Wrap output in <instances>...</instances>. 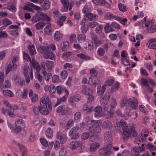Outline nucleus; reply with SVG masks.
Returning <instances> with one entry per match:
<instances>
[{
  "label": "nucleus",
  "instance_id": "obj_63",
  "mask_svg": "<svg viewBox=\"0 0 156 156\" xmlns=\"http://www.w3.org/2000/svg\"><path fill=\"white\" fill-rule=\"evenodd\" d=\"M31 98V101L32 102H36L38 99V95L37 94H34Z\"/></svg>",
  "mask_w": 156,
  "mask_h": 156
},
{
  "label": "nucleus",
  "instance_id": "obj_18",
  "mask_svg": "<svg viewBox=\"0 0 156 156\" xmlns=\"http://www.w3.org/2000/svg\"><path fill=\"white\" fill-rule=\"evenodd\" d=\"M62 37L63 35L59 31H56L54 35V39L57 41H60L62 39Z\"/></svg>",
  "mask_w": 156,
  "mask_h": 156
},
{
  "label": "nucleus",
  "instance_id": "obj_50",
  "mask_svg": "<svg viewBox=\"0 0 156 156\" xmlns=\"http://www.w3.org/2000/svg\"><path fill=\"white\" fill-rule=\"evenodd\" d=\"M48 90L51 94L54 93L56 90V89L55 86L53 84H51L48 88Z\"/></svg>",
  "mask_w": 156,
  "mask_h": 156
},
{
  "label": "nucleus",
  "instance_id": "obj_54",
  "mask_svg": "<svg viewBox=\"0 0 156 156\" xmlns=\"http://www.w3.org/2000/svg\"><path fill=\"white\" fill-rule=\"evenodd\" d=\"M90 134L88 132H84L82 133L81 136V138L83 140H86L88 138Z\"/></svg>",
  "mask_w": 156,
  "mask_h": 156
},
{
  "label": "nucleus",
  "instance_id": "obj_21",
  "mask_svg": "<svg viewBox=\"0 0 156 156\" xmlns=\"http://www.w3.org/2000/svg\"><path fill=\"white\" fill-rule=\"evenodd\" d=\"M82 92L85 94L90 95L93 93V91L92 89L88 87H87L86 86H84L82 89Z\"/></svg>",
  "mask_w": 156,
  "mask_h": 156
},
{
  "label": "nucleus",
  "instance_id": "obj_41",
  "mask_svg": "<svg viewBox=\"0 0 156 156\" xmlns=\"http://www.w3.org/2000/svg\"><path fill=\"white\" fill-rule=\"evenodd\" d=\"M50 7V2L48 0H45L44 2L43 9L45 11L48 9Z\"/></svg>",
  "mask_w": 156,
  "mask_h": 156
},
{
  "label": "nucleus",
  "instance_id": "obj_28",
  "mask_svg": "<svg viewBox=\"0 0 156 156\" xmlns=\"http://www.w3.org/2000/svg\"><path fill=\"white\" fill-rule=\"evenodd\" d=\"M105 32L108 33L110 32L113 31L114 30L112 27L111 26V24L109 25V23H107L106 25L104 27Z\"/></svg>",
  "mask_w": 156,
  "mask_h": 156
},
{
  "label": "nucleus",
  "instance_id": "obj_59",
  "mask_svg": "<svg viewBox=\"0 0 156 156\" xmlns=\"http://www.w3.org/2000/svg\"><path fill=\"white\" fill-rule=\"evenodd\" d=\"M40 141L41 144L44 146L46 147L48 145V141L44 138L40 139Z\"/></svg>",
  "mask_w": 156,
  "mask_h": 156
},
{
  "label": "nucleus",
  "instance_id": "obj_30",
  "mask_svg": "<svg viewBox=\"0 0 156 156\" xmlns=\"http://www.w3.org/2000/svg\"><path fill=\"white\" fill-rule=\"evenodd\" d=\"M45 25V23L43 21L38 23L35 25L36 29L38 30L42 29Z\"/></svg>",
  "mask_w": 156,
  "mask_h": 156
},
{
  "label": "nucleus",
  "instance_id": "obj_55",
  "mask_svg": "<svg viewBox=\"0 0 156 156\" xmlns=\"http://www.w3.org/2000/svg\"><path fill=\"white\" fill-rule=\"evenodd\" d=\"M23 58L26 61H29L30 62H31V58L28 54L25 52H23Z\"/></svg>",
  "mask_w": 156,
  "mask_h": 156
},
{
  "label": "nucleus",
  "instance_id": "obj_39",
  "mask_svg": "<svg viewBox=\"0 0 156 156\" xmlns=\"http://www.w3.org/2000/svg\"><path fill=\"white\" fill-rule=\"evenodd\" d=\"M81 114V113L78 112H76L74 115V119L75 121L76 122H79L80 119Z\"/></svg>",
  "mask_w": 156,
  "mask_h": 156
},
{
  "label": "nucleus",
  "instance_id": "obj_62",
  "mask_svg": "<svg viewBox=\"0 0 156 156\" xmlns=\"http://www.w3.org/2000/svg\"><path fill=\"white\" fill-rule=\"evenodd\" d=\"M12 69V66L11 64H9L5 68V73L8 74Z\"/></svg>",
  "mask_w": 156,
  "mask_h": 156
},
{
  "label": "nucleus",
  "instance_id": "obj_1",
  "mask_svg": "<svg viewBox=\"0 0 156 156\" xmlns=\"http://www.w3.org/2000/svg\"><path fill=\"white\" fill-rule=\"evenodd\" d=\"M40 113L44 115L49 114L52 110V106L49 102L48 98L47 97L46 99L44 97L42 98L40 101Z\"/></svg>",
  "mask_w": 156,
  "mask_h": 156
},
{
  "label": "nucleus",
  "instance_id": "obj_46",
  "mask_svg": "<svg viewBox=\"0 0 156 156\" xmlns=\"http://www.w3.org/2000/svg\"><path fill=\"white\" fill-rule=\"evenodd\" d=\"M2 23L5 26H7L12 23V22L7 18H5L2 20Z\"/></svg>",
  "mask_w": 156,
  "mask_h": 156
},
{
  "label": "nucleus",
  "instance_id": "obj_52",
  "mask_svg": "<svg viewBox=\"0 0 156 156\" xmlns=\"http://www.w3.org/2000/svg\"><path fill=\"white\" fill-rule=\"evenodd\" d=\"M122 63L125 66L130 65L129 61L128 60L127 57L122 58Z\"/></svg>",
  "mask_w": 156,
  "mask_h": 156
},
{
  "label": "nucleus",
  "instance_id": "obj_60",
  "mask_svg": "<svg viewBox=\"0 0 156 156\" xmlns=\"http://www.w3.org/2000/svg\"><path fill=\"white\" fill-rule=\"evenodd\" d=\"M66 154V150L65 147H63L59 151L60 156H65Z\"/></svg>",
  "mask_w": 156,
  "mask_h": 156
},
{
  "label": "nucleus",
  "instance_id": "obj_14",
  "mask_svg": "<svg viewBox=\"0 0 156 156\" xmlns=\"http://www.w3.org/2000/svg\"><path fill=\"white\" fill-rule=\"evenodd\" d=\"M32 64L33 67L36 69L37 72H40L41 68L40 65L38 62L36 61L34 57H32L31 62H30Z\"/></svg>",
  "mask_w": 156,
  "mask_h": 156
},
{
  "label": "nucleus",
  "instance_id": "obj_20",
  "mask_svg": "<svg viewBox=\"0 0 156 156\" xmlns=\"http://www.w3.org/2000/svg\"><path fill=\"white\" fill-rule=\"evenodd\" d=\"M102 126L104 128L109 130L111 129L112 127L111 122L109 121L104 122L102 123Z\"/></svg>",
  "mask_w": 156,
  "mask_h": 156
},
{
  "label": "nucleus",
  "instance_id": "obj_15",
  "mask_svg": "<svg viewBox=\"0 0 156 156\" xmlns=\"http://www.w3.org/2000/svg\"><path fill=\"white\" fill-rule=\"evenodd\" d=\"M17 145L19 147L20 151L22 153V156H29L27 154V149L24 146L20 143H18Z\"/></svg>",
  "mask_w": 156,
  "mask_h": 156
},
{
  "label": "nucleus",
  "instance_id": "obj_27",
  "mask_svg": "<svg viewBox=\"0 0 156 156\" xmlns=\"http://www.w3.org/2000/svg\"><path fill=\"white\" fill-rule=\"evenodd\" d=\"M95 121L93 120L88 121L85 125V128L87 130L93 128Z\"/></svg>",
  "mask_w": 156,
  "mask_h": 156
},
{
  "label": "nucleus",
  "instance_id": "obj_16",
  "mask_svg": "<svg viewBox=\"0 0 156 156\" xmlns=\"http://www.w3.org/2000/svg\"><path fill=\"white\" fill-rule=\"evenodd\" d=\"M57 138H59L60 142L62 144H64L66 141V137L65 135H61L60 132H58L57 133Z\"/></svg>",
  "mask_w": 156,
  "mask_h": 156
},
{
  "label": "nucleus",
  "instance_id": "obj_51",
  "mask_svg": "<svg viewBox=\"0 0 156 156\" xmlns=\"http://www.w3.org/2000/svg\"><path fill=\"white\" fill-rule=\"evenodd\" d=\"M118 7L120 10L122 12H125L127 9V7L124 4L120 3L118 5Z\"/></svg>",
  "mask_w": 156,
  "mask_h": 156
},
{
  "label": "nucleus",
  "instance_id": "obj_8",
  "mask_svg": "<svg viewBox=\"0 0 156 156\" xmlns=\"http://www.w3.org/2000/svg\"><path fill=\"white\" fill-rule=\"evenodd\" d=\"M100 121H95L93 128L91 130V132L99 133L101 131V128L100 126Z\"/></svg>",
  "mask_w": 156,
  "mask_h": 156
},
{
  "label": "nucleus",
  "instance_id": "obj_33",
  "mask_svg": "<svg viewBox=\"0 0 156 156\" xmlns=\"http://www.w3.org/2000/svg\"><path fill=\"white\" fill-rule=\"evenodd\" d=\"M80 144V142L73 141L70 143V147L72 149H75L79 146Z\"/></svg>",
  "mask_w": 156,
  "mask_h": 156
},
{
  "label": "nucleus",
  "instance_id": "obj_48",
  "mask_svg": "<svg viewBox=\"0 0 156 156\" xmlns=\"http://www.w3.org/2000/svg\"><path fill=\"white\" fill-rule=\"evenodd\" d=\"M119 86V84L117 82H116L112 87L111 89V92H113L115 91L118 89Z\"/></svg>",
  "mask_w": 156,
  "mask_h": 156
},
{
  "label": "nucleus",
  "instance_id": "obj_2",
  "mask_svg": "<svg viewBox=\"0 0 156 156\" xmlns=\"http://www.w3.org/2000/svg\"><path fill=\"white\" fill-rule=\"evenodd\" d=\"M119 126L122 127L123 134L126 138L131 136L135 137L136 136L137 133L135 130L134 127L133 126H128L127 124L124 120H120Z\"/></svg>",
  "mask_w": 156,
  "mask_h": 156
},
{
  "label": "nucleus",
  "instance_id": "obj_4",
  "mask_svg": "<svg viewBox=\"0 0 156 156\" xmlns=\"http://www.w3.org/2000/svg\"><path fill=\"white\" fill-rule=\"evenodd\" d=\"M112 147V144H106L103 148L99 151V154L103 156H109L112 154L111 151Z\"/></svg>",
  "mask_w": 156,
  "mask_h": 156
},
{
  "label": "nucleus",
  "instance_id": "obj_37",
  "mask_svg": "<svg viewBox=\"0 0 156 156\" xmlns=\"http://www.w3.org/2000/svg\"><path fill=\"white\" fill-rule=\"evenodd\" d=\"M82 24V25L81 26V31L83 33H85L88 29V26H86L85 23L82 22L80 24Z\"/></svg>",
  "mask_w": 156,
  "mask_h": 156
},
{
  "label": "nucleus",
  "instance_id": "obj_6",
  "mask_svg": "<svg viewBox=\"0 0 156 156\" xmlns=\"http://www.w3.org/2000/svg\"><path fill=\"white\" fill-rule=\"evenodd\" d=\"M4 103L7 107L9 106L8 108L7 109L8 115L11 117H14V115L13 112L15 110L18 109V106L16 105L14 106H11L10 105L9 103L7 101H5Z\"/></svg>",
  "mask_w": 156,
  "mask_h": 156
},
{
  "label": "nucleus",
  "instance_id": "obj_26",
  "mask_svg": "<svg viewBox=\"0 0 156 156\" xmlns=\"http://www.w3.org/2000/svg\"><path fill=\"white\" fill-rule=\"evenodd\" d=\"M99 147V144L98 143H94L91 144L90 147V151L91 152L95 151Z\"/></svg>",
  "mask_w": 156,
  "mask_h": 156
},
{
  "label": "nucleus",
  "instance_id": "obj_64",
  "mask_svg": "<svg viewBox=\"0 0 156 156\" xmlns=\"http://www.w3.org/2000/svg\"><path fill=\"white\" fill-rule=\"evenodd\" d=\"M148 47L150 48L156 49V43L150 42Z\"/></svg>",
  "mask_w": 156,
  "mask_h": 156
},
{
  "label": "nucleus",
  "instance_id": "obj_7",
  "mask_svg": "<svg viewBox=\"0 0 156 156\" xmlns=\"http://www.w3.org/2000/svg\"><path fill=\"white\" fill-rule=\"evenodd\" d=\"M79 129V127L76 126L71 129L69 132V135L71 139H76L79 137V134L78 132Z\"/></svg>",
  "mask_w": 156,
  "mask_h": 156
},
{
  "label": "nucleus",
  "instance_id": "obj_25",
  "mask_svg": "<svg viewBox=\"0 0 156 156\" xmlns=\"http://www.w3.org/2000/svg\"><path fill=\"white\" fill-rule=\"evenodd\" d=\"M20 91V96L23 99L26 98L27 96L28 91L27 89H24L23 91H21L20 89L17 90V92H19Z\"/></svg>",
  "mask_w": 156,
  "mask_h": 156
},
{
  "label": "nucleus",
  "instance_id": "obj_49",
  "mask_svg": "<svg viewBox=\"0 0 156 156\" xmlns=\"http://www.w3.org/2000/svg\"><path fill=\"white\" fill-rule=\"evenodd\" d=\"M116 20H117L119 22H120L122 25H125V23L127 21V18H124L122 19V17H120L117 16Z\"/></svg>",
  "mask_w": 156,
  "mask_h": 156
},
{
  "label": "nucleus",
  "instance_id": "obj_38",
  "mask_svg": "<svg viewBox=\"0 0 156 156\" xmlns=\"http://www.w3.org/2000/svg\"><path fill=\"white\" fill-rule=\"evenodd\" d=\"M23 123L24 122L22 119L20 118H18L16 119L15 121V125L22 127Z\"/></svg>",
  "mask_w": 156,
  "mask_h": 156
},
{
  "label": "nucleus",
  "instance_id": "obj_42",
  "mask_svg": "<svg viewBox=\"0 0 156 156\" xmlns=\"http://www.w3.org/2000/svg\"><path fill=\"white\" fill-rule=\"evenodd\" d=\"M114 115V112L111 109L107 112L106 115V118L107 119H109L113 117Z\"/></svg>",
  "mask_w": 156,
  "mask_h": 156
},
{
  "label": "nucleus",
  "instance_id": "obj_40",
  "mask_svg": "<svg viewBox=\"0 0 156 156\" xmlns=\"http://www.w3.org/2000/svg\"><path fill=\"white\" fill-rule=\"evenodd\" d=\"M40 106L38 107L37 106H34L32 108V111L34 115H38L40 112Z\"/></svg>",
  "mask_w": 156,
  "mask_h": 156
},
{
  "label": "nucleus",
  "instance_id": "obj_36",
  "mask_svg": "<svg viewBox=\"0 0 156 156\" xmlns=\"http://www.w3.org/2000/svg\"><path fill=\"white\" fill-rule=\"evenodd\" d=\"M3 93L6 96L11 97H12L13 96V94L12 91L8 90H3Z\"/></svg>",
  "mask_w": 156,
  "mask_h": 156
},
{
  "label": "nucleus",
  "instance_id": "obj_10",
  "mask_svg": "<svg viewBox=\"0 0 156 156\" xmlns=\"http://www.w3.org/2000/svg\"><path fill=\"white\" fill-rule=\"evenodd\" d=\"M98 17V16L97 15L94 14L92 13L88 12L86 13L84 16L83 19L85 21H91Z\"/></svg>",
  "mask_w": 156,
  "mask_h": 156
},
{
  "label": "nucleus",
  "instance_id": "obj_34",
  "mask_svg": "<svg viewBox=\"0 0 156 156\" xmlns=\"http://www.w3.org/2000/svg\"><path fill=\"white\" fill-rule=\"evenodd\" d=\"M76 55L80 58L83 59L86 61L89 60L90 59V57L89 56L82 53L77 54Z\"/></svg>",
  "mask_w": 156,
  "mask_h": 156
},
{
  "label": "nucleus",
  "instance_id": "obj_9",
  "mask_svg": "<svg viewBox=\"0 0 156 156\" xmlns=\"http://www.w3.org/2000/svg\"><path fill=\"white\" fill-rule=\"evenodd\" d=\"M104 138L105 142L106 144H112V134L110 131H107L104 134Z\"/></svg>",
  "mask_w": 156,
  "mask_h": 156
},
{
  "label": "nucleus",
  "instance_id": "obj_12",
  "mask_svg": "<svg viewBox=\"0 0 156 156\" xmlns=\"http://www.w3.org/2000/svg\"><path fill=\"white\" fill-rule=\"evenodd\" d=\"M19 28V26L16 25H11L9 27V29H13L12 30H10L9 31L10 34L14 36L18 34V30Z\"/></svg>",
  "mask_w": 156,
  "mask_h": 156
},
{
  "label": "nucleus",
  "instance_id": "obj_44",
  "mask_svg": "<svg viewBox=\"0 0 156 156\" xmlns=\"http://www.w3.org/2000/svg\"><path fill=\"white\" fill-rule=\"evenodd\" d=\"M23 73L25 76H27L28 71L29 69V67L28 66H24L22 68Z\"/></svg>",
  "mask_w": 156,
  "mask_h": 156
},
{
  "label": "nucleus",
  "instance_id": "obj_31",
  "mask_svg": "<svg viewBox=\"0 0 156 156\" xmlns=\"http://www.w3.org/2000/svg\"><path fill=\"white\" fill-rule=\"evenodd\" d=\"M149 25H151L150 28H147L148 31L150 33H154L156 30V25L155 24H152V22H149Z\"/></svg>",
  "mask_w": 156,
  "mask_h": 156
},
{
  "label": "nucleus",
  "instance_id": "obj_57",
  "mask_svg": "<svg viewBox=\"0 0 156 156\" xmlns=\"http://www.w3.org/2000/svg\"><path fill=\"white\" fill-rule=\"evenodd\" d=\"M30 4H32V3L28 2L26 5L23 7V9L24 10H27L29 11H32L33 9L31 8V7L30 6Z\"/></svg>",
  "mask_w": 156,
  "mask_h": 156
},
{
  "label": "nucleus",
  "instance_id": "obj_43",
  "mask_svg": "<svg viewBox=\"0 0 156 156\" xmlns=\"http://www.w3.org/2000/svg\"><path fill=\"white\" fill-rule=\"evenodd\" d=\"M92 2L97 5H103L105 3L104 0H92Z\"/></svg>",
  "mask_w": 156,
  "mask_h": 156
},
{
  "label": "nucleus",
  "instance_id": "obj_22",
  "mask_svg": "<svg viewBox=\"0 0 156 156\" xmlns=\"http://www.w3.org/2000/svg\"><path fill=\"white\" fill-rule=\"evenodd\" d=\"M117 16L110 12H107L104 16V18L107 20H112L113 19L116 20Z\"/></svg>",
  "mask_w": 156,
  "mask_h": 156
},
{
  "label": "nucleus",
  "instance_id": "obj_11",
  "mask_svg": "<svg viewBox=\"0 0 156 156\" xmlns=\"http://www.w3.org/2000/svg\"><path fill=\"white\" fill-rule=\"evenodd\" d=\"M67 111V107L65 105L60 106L56 109L57 113L59 114L60 115L65 114Z\"/></svg>",
  "mask_w": 156,
  "mask_h": 156
},
{
  "label": "nucleus",
  "instance_id": "obj_17",
  "mask_svg": "<svg viewBox=\"0 0 156 156\" xmlns=\"http://www.w3.org/2000/svg\"><path fill=\"white\" fill-rule=\"evenodd\" d=\"M42 73L45 80L48 81L52 77V75L51 73H47L45 70H42Z\"/></svg>",
  "mask_w": 156,
  "mask_h": 156
},
{
  "label": "nucleus",
  "instance_id": "obj_45",
  "mask_svg": "<svg viewBox=\"0 0 156 156\" xmlns=\"http://www.w3.org/2000/svg\"><path fill=\"white\" fill-rule=\"evenodd\" d=\"M65 90V87L62 86H58L56 87V91L58 94H60L64 92Z\"/></svg>",
  "mask_w": 156,
  "mask_h": 156
},
{
  "label": "nucleus",
  "instance_id": "obj_5",
  "mask_svg": "<svg viewBox=\"0 0 156 156\" xmlns=\"http://www.w3.org/2000/svg\"><path fill=\"white\" fill-rule=\"evenodd\" d=\"M40 17L38 16H36L34 18L32 19V21L33 22H36L37 21L40 20H44L48 22H50L51 20L50 17H48L46 14L41 12L40 13Z\"/></svg>",
  "mask_w": 156,
  "mask_h": 156
},
{
  "label": "nucleus",
  "instance_id": "obj_19",
  "mask_svg": "<svg viewBox=\"0 0 156 156\" xmlns=\"http://www.w3.org/2000/svg\"><path fill=\"white\" fill-rule=\"evenodd\" d=\"M99 81V79L98 77H90L89 79L88 83L91 85L96 84L98 83Z\"/></svg>",
  "mask_w": 156,
  "mask_h": 156
},
{
  "label": "nucleus",
  "instance_id": "obj_23",
  "mask_svg": "<svg viewBox=\"0 0 156 156\" xmlns=\"http://www.w3.org/2000/svg\"><path fill=\"white\" fill-rule=\"evenodd\" d=\"M27 48L31 56L32 57H34L33 56L36 53L34 45H28Z\"/></svg>",
  "mask_w": 156,
  "mask_h": 156
},
{
  "label": "nucleus",
  "instance_id": "obj_61",
  "mask_svg": "<svg viewBox=\"0 0 156 156\" xmlns=\"http://www.w3.org/2000/svg\"><path fill=\"white\" fill-rule=\"evenodd\" d=\"M68 76L67 72L66 70H63L61 73V77L63 79H65Z\"/></svg>",
  "mask_w": 156,
  "mask_h": 156
},
{
  "label": "nucleus",
  "instance_id": "obj_47",
  "mask_svg": "<svg viewBox=\"0 0 156 156\" xmlns=\"http://www.w3.org/2000/svg\"><path fill=\"white\" fill-rule=\"evenodd\" d=\"M86 38V36L84 34H79L78 36V40L80 42H83L84 41Z\"/></svg>",
  "mask_w": 156,
  "mask_h": 156
},
{
  "label": "nucleus",
  "instance_id": "obj_13",
  "mask_svg": "<svg viewBox=\"0 0 156 156\" xmlns=\"http://www.w3.org/2000/svg\"><path fill=\"white\" fill-rule=\"evenodd\" d=\"M128 104L133 109H135L138 105V101L135 98H133L129 99Z\"/></svg>",
  "mask_w": 156,
  "mask_h": 156
},
{
  "label": "nucleus",
  "instance_id": "obj_3",
  "mask_svg": "<svg viewBox=\"0 0 156 156\" xmlns=\"http://www.w3.org/2000/svg\"><path fill=\"white\" fill-rule=\"evenodd\" d=\"M39 49L41 53L44 54V57L45 58H49L52 60H55V55L52 52L50 47L41 46L39 48Z\"/></svg>",
  "mask_w": 156,
  "mask_h": 156
},
{
  "label": "nucleus",
  "instance_id": "obj_29",
  "mask_svg": "<svg viewBox=\"0 0 156 156\" xmlns=\"http://www.w3.org/2000/svg\"><path fill=\"white\" fill-rule=\"evenodd\" d=\"M45 134L48 138L51 139L53 136V131L51 128L48 127L46 131Z\"/></svg>",
  "mask_w": 156,
  "mask_h": 156
},
{
  "label": "nucleus",
  "instance_id": "obj_35",
  "mask_svg": "<svg viewBox=\"0 0 156 156\" xmlns=\"http://www.w3.org/2000/svg\"><path fill=\"white\" fill-rule=\"evenodd\" d=\"M44 30L46 33L49 35H51L52 34V30L50 25L46 26L44 28Z\"/></svg>",
  "mask_w": 156,
  "mask_h": 156
},
{
  "label": "nucleus",
  "instance_id": "obj_56",
  "mask_svg": "<svg viewBox=\"0 0 156 156\" xmlns=\"http://www.w3.org/2000/svg\"><path fill=\"white\" fill-rule=\"evenodd\" d=\"M98 55L100 56H103L105 53L104 50L102 48H99L97 51Z\"/></svg>",
  "mask_w": 156,
  "mask_h": 156
},
{
  "label": "nucleus",
  "instance_id": "obj_32",
  "mask_svg": "<svg viewBox=\"0 0 156 156\" xmlns=\"http://www.w3.org/2000/svg\"><path fill=\"white\" fill-rule=\"evenodd\" d=\"M69 44L68 42L63 41L61 45V48L63 51L67 50L69 48Z\"/></svg>",
  "mask_w": 156,
  "mask_h": 156
},
{
  "label": "nucleus",
  "instance_id": "obj_53",
  "mask_svg": "<svg viewBox=\"0 0 156 156\" xmlns=\"http://www.w3.org/2000/svg\"><path fill=\"white\" fill-rule=\"evenodd\" d=\"M128 101L126 98L125 97L121 101L120 103V105L121 108L124 107Z\"/></svg>",
  "mask_w": 156,
  "mask_h": 156
},
{
  "label": "nucleus",
  "instance_id": "obj_24",
  "mask_svg": "<svg viewBox=\"0 0 156 156\" xmlns=\"http://www.w3.org/2000/svg\"><path fill=\"white\" fill-rule=\"evenodd\" d=\"M45 64L47 68V71L48 72L50 71L54 66V62L52 61L47 60L45 62Z\"/></svg>",
  "mask_w": 156,
  "mask_h": 156
},
{
  "label": "nucleus",
  "instance_id": "obj_58",
  "mask_svg": "<svg viewBox=\"0 0 156 156\" xmlns=\"http://www.w3.org/2000/svg\"><path fill=\"white\" fill-rule=\"evenodd\" d=\"M21 127L19 126H16L13 129L14 132L16 133H19L22 130Z\"/></svg>",
  "mask_w": 156,
  "mask_h": 156
}]
</instances>
